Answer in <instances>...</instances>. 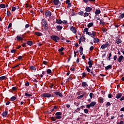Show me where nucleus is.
Masks as SVG:
<instances>
[{"label": "nucleus", "mask_w": 124, "mask_h": 124, "mask_svg": "<svg viewBox=\"0 0 124 124\" xmlns=\"http://www.w3.org/2000/svg\"><path fill=\"white\" fill-rule=\"evenodd\" d=\"M124 17V13H123L119 16L120 19H123Z\"/></svg>", "instance_id": "nucleus-38"}, {"label": "nucleus", "mask_w": 124, "mask_h": 124, "mask_svg": "<svg viewBox=\"0 0 124 124\" xmlns=\"http://www.w3.org/2000/svg\"><path fill=\"white\" fill-rule=\"evenodd\" d=\"M91 106L90 104H87L86 105V108H88V109H90V108H91Z\"/></svg>", "instance_id": "nucleus-55"}, {"label": "nucleus", "mask_w": 124, "mask_h": 124, "mask_svg": "<svg viewBox=\"0 0 124 124\" xmlns=\"http://www.w3.org/2000/svg\"><path fill=\"white\" fill-rule=\"evenodd\" d=\"M16 49H13L11 50V53H16Z\"/></svg>", "instance_id": "nucleus-60"}, {"label": "nucleus", "mask_w": 124, "mask_h": 124, "mask_svg": "<svg viewBox=\"0 0 124 124\" xmlns=\"http://www.w3.org/2000/svg\"><path fill=\"white\" fill-rule=\"evenodd\" d=\"M81 86H82V87H83V88H86V86H87V87H88V84L87 83V82H86L85 81H83L82 82Z\"/></svg>", "instance_id": "nucleus-17"}, {"label": "nucleus", "mask_w": 124, "mask_h": 124, "mask_svg": "<svg viewBox=\"0 0 124 124\" xmlns=\"http://www.w3.org/2000/svg\"><path fill=\"white\" fill-rule=\"evenodd\" d=\"M46 72L47 74H51V73H52V70H51V69H48L46 70Z\"/></svg>", "instance_id": "nucleus-35"}, {"label": "nucleus", "mask_w": 124, "mask_h": 124, "mask_svg": "<svg viewBox=\"0 0 124 124\" xmlns=\"http://www.w3.org/2000/svg\"><path fill=\"white\" fill-rule=\"evenodd\" d=\"M79 52H83V47L82 46L79 47Z\"/></svg>", "instance_id": "nucleus-54"}, {"label": "nucleus", "mask_w": 124, "mask_h": 124, "mask_svg": "<svg viewBox=\"0 0 124 124\" xmlns=\"http://www.w3.org/2000/svg\"><path fill=\"white\" fill-rule=\"evenodd\" d=\"M74 105H76L77 107H78L80 105V103L74 102Z\"/></svg>", "instance_id": "nucleus-45"}, {"label": "nucleus", "mask_w": 124, "mask_h": 124, "mask_svg": "<svg viewBox=\"0 0 124 124\" xmlns=\"http://www.w3.org/2000/svg\"><path fill=\"white\" fill-rule=\"evenodd\" d=\"M45 15L46 17H51L52 16V13L49 10H46L45 11Z\"/></svg>", "instance_id": "nucleus-5"}, {"label": "nucleus", "mask_w": 124, "mask_h": 124, "mask_svg": "<svg viewBox=\"0 0 124 124\" xmlns=\"http://www.w3.org/2000/svg\"><path fill=\"white\" fill-rule=\"evenodd\" d=\"M111 57H112V53H109L108 57V58L107 59L108 61H110V60H111Z\"/></svg>", "instance_id": "nucleus-31"}, {"label": "nucleus", "mask_w": 124, "mask_h": 124, "mask_svg": "<svg viewBox=\"0 0 124 124\" xmlns=\"http://www.w3.org/2000/svg\"><path fill=\"white\" fill-rule=\"evenodd\" d=\"M105 48H107V46L105 44H103L101 46V49H105Z\"/></svg>", "instance_id": "nucleus-32"}, {"label": "nucleus", "mask_w": 124, "mask_h": 124, "mask_svg": "<svg viewBox=\"0 0 124 124\" xmlns=\"http://www.w3.org/2000/svg\"><path fill=\"white\" fill-rule=\"evenodd\" d=\"M29 27H30V24H27L26 25H25V29H28V28H29Z\"/></svg>", "instance_id": "nucleus-58"}, {"label": "nucleus", "mask_w": 124, "mask_h": 124, "mask_svg": "<svg viewBox=\"0 0 124 124\" xmlns=\"http://www.w3.org/2000/svg\"><path fill=\"white\" fill-rule=\"evenodd\" d=\"M82 78H85L86 77V73H83L82 74Z\"/></svg>", "instance_id": "nucleus-50"}, {"label": "nucleus", "mask_w": 124, "mask_h": 124, "mask_svg": "<svg viewBox=\"0 0 124 124\" xmlns=\"http://www.w3.org/2000/svg\"><path fill=\"white\" fill-rule=\"evenodd\" d=\"M0 8H5V4H0Z\"/></svg>", "instance_id": "nucleus-39"}, {"label": "nucleus", "mask_w": 124, "mask_h": 124, "mask_svg": "<svg viewBox=\"0 0 124 124\" xmlns=\"http://www.w3.org/2000/svg\"><path fill=\"white\" fill-rule=\"evenodd\" d=\"M16 7H12V11L14 12V11H15L16 10Z\"/></svg>", "instance_id": "nucleus-51"}, {"label": "nucleus", "mask_w": 124, "mask_h": 124, "mask_svg": "<svg viewBox=\"0 0 124 124\" xmlns=\"http://www.w3.org/2000/svg\"><path fill=\"white\" fill-rule=\"evenodd\" d=\"M94 48V47H93V46H91L90 47V51H91V52H92L93 50V49Z\"/></svg>", "instance_id": "nucleus-47"}, {"label": "nucleus", "mask_w": 124, "mask_h": 124, "mask_svg": "<svg viewBox=\"0 0 124 124\" xmlns=\"http://www.w3.org/2000/svg\"><path fill=\"white\" fill-rule=\"evenodd\" d=\"M88 63L89 65V67H90V68H91V67L93 66V60H91L88 62Z\"/></svg>", "instance_id": "nucleus-14"}, {"label": "nucleus", "mask_w": 124, "mask_h": 124, "mask_svg": "<svg viewBox=\"0 0 124 124\" xmlns=\"http://www.w3.org/2000/svg\"><path fill=\"white\" fill-rule=\"evenodd\" d=\"M12 91H16V90H17V88H16V87H13L12 88Z\"/></svg>", "instance_id": "nucleus-59"}, {"label": "nucleus", "mask_w": 124, "mask_h": 124, "mask_svg": "<svg viewBox=\"0 0 124 124\" xmlns=\"http://www.w3.org/2000/svg\"><path fill=\"white\" fill-rule=\"evenodd\" d=\"M16 39H17V40H18V41H20V40H21V39H22V37L19 36V35H17L16 37Z\"/></svg>", "instance_id": "nucleus-37"}, {"label": "nucleus", "mask_w": 124, "mask_h": 124, "mask_svg": "<svg viewBox=\"0 0 124 124\" xmlns=\"http://www.w3.org/2000/svg\"><path fill=\"white\" fill-rule=\"evenodd\" d=\"M55 95H57V96H59V97H63V95H62V93L61 92H54L53 93Z\"/></svg>", "instance_id": "nucleus-6"}, {"label": "nucleus", "mask_w": 124, "mask_h": 124, "mask_svg": "<svg viewBox=\"0 0 124 124\" xmlns=\"http://www.w3.org/2000/svg\"><path fill=\"white\" fill-rule=\"evenodd\" d=\"M41 96L43 97H46L47 98H49L50 97H54V95H52L50 94V93H44L42 94Z\"/></svg>", "instance_id": "nucleus-1"}, {"label": "nucleus", "mask_w": 124, "mask_h": 124, "mask_svg": "<svg viewBox=\"0 0 124 124\" xmlns=\"http://www.w3.org/2000/svg\"><path fill=\"white\" fill-rule=\"evenodd\" d=\"M7 114H8V111H4L2 114L1 116L3 118H5L6 116H7Z\"/></svg>", "instance_id": "nucleus-9"}, {"label": "nucleus", "mask_w": 124, "mask_h": 124, "mask_svg": "<svg viewBox=\"0 0 124 124\" xmlns=\"http://www.w3.org/2000/svg\"><path fill=\"white\" fill-rule=\"evenodd\" d=\"M96 104V102H92L91 103H90V106H91V107H94V106Z\"/></svg>", "instance_id": "nucleus-22"}, {"label": "nucleus", "mask_w": 124, "mask_h": 124, "mask_svg": "<svg viewBox=\"0 0 124 124\" xmlns=\"http://www.w3.org/2000/svg\"><path fill=\"white\" fill-rule=\"evenodd\" d=\"M100 24L102 25V26H104L105 25V22L103 21V19H100Z\"/></svg>", "instance_id": "nucleus-28"}, {"label": "nucleus", "mask_w": 124, "mask_h": 124, "mask_svg": "<svg viewBox=\"0 0 124 124\" xmlns=\"http://www.w3.org/2000/svg\"><path fill=\"white\" fill-rule=\"evenodd\" d=\"M120 100L121 101H123V100H124V96H122V97L120 98Z\"/></svg>", "instance_id": "nucleus-64"}, {"label": "nucleus", "mask_w": 124, "mask_h": 124, "mask_svg": "<svg viewBox=\"0 0 124 124\" xmlns=\"http://www.w3.org/2000/svg\"><path fill=\"white\" fill-rule=\"evenodd\" d=\"M68 5L67 6V8H69V7H71L72 5H71V3H69V4H67Z\"/></svg>", "instance_id": "nucleus-56"}, {"label": "nucleus", "mask_w": 124, "mask_h": 124, "mask_svg": "<svg viewBox=\"0 0 124 124\" xmlns=\"http://www.w3.org/2000/svg\"><path fill=\"white\" fill-rule=\"evenodd\" d=\"M111 105V103H110L109 102H108L106 104L107 107H108V106H110Z\"/></svg>", "instance_id": "nucleus-52"}, {"label": "nucleus", "mask_w": 124, "mask_h": 124, "mask_svg": "<svg viewBox=\"0 0 124 124\" xmlns=\"http://www.w3.org/2000/svg\"><path fill=\"white\" fill-rule=\"evenodd\" d=\"M25 86H26V87H29V86H30V82L26 81L25 83Z\"/></svg>", "instance_id": "nucleus-46"}, {"label": "nucleus", "mask_w": 124, "mask_h": 124, "mask_svg": "<svg viewBox=\"0 0 124 124\" xmlns=\"http://www.w3.org/2000/svg\"><path fill=\"white\" fill-rule=\"evenodd\" d=\"M50 38L52 40H54V41H55V42H58V40H60V39H61L59 36L56 35H52L50 36Z\"/></svg>", "instance_id": "nucleus-3"}, {"label": "nucleus", "mask_w": 124, "mask_h": 124, "mask_svg": "<svg viewBox=\"0 0 124 124\" xmlns=\"http://www.w3.org/2000/svg\"><path fill=\"white\" fill-rule=\"evenodd\" d=\"M6 78L5 76L0 77V80H4Z\"/></svg>", "instance_id": "nucleus-44"}, {"label": "nucleus", "mask_w": 124, "mask_h": 124, "mask_svg": "<svg viewBox=\"0 0 124 124\" xmlns=\"http://www.w3.org/2000/svg\"><path fill=\"white\" fill-rule=\"evenodd\" d=\"M62 112H57L55 113V119H62Z\"/></svg>", "instance_id": "nucleus-4"}, {"label": "nucleus", "mask_w": 124, "mask_h": 124, "mask_svg": "<svg viewBox=\"0 0 124 124\" xmlns=\"http://www.w3.org/2000/svg\"><path fill=\"white\" fill-rule=\"evenodd\" d=\"M88 32H89V28H86L83 30V32H86L87 33Z\"/></svg>", "instance_id": "nucleus-34"}, {"label": "nucleus", "mask_w": 124, "mask_h": 124, "mask_svg": "<svg viewBox=\"0 0 124 124\" xmlns=\"http://www.w3.org/2000/svg\"><path fill=\"white\" fill-rule=\"evenodd\" d=\"M122 95H123L122 93H118L116 95V97L117 99H120L122 97Z\"/></svg>", "instance_id": "nucleus-11"}, {"label": "nucleus", "mask_w": 124, "mask_h": 124, "mask_svg": "<svg viewBox=\"0 0 124 124\" xmlns=\"http://www.w3.org/2000/svg\"><path fill=\"white\" fill-rule=\"evenodd\" d=\"M78 15H80V16H83V15H84V12L83 11H81L78 12Z\"/></svg>", "instance_id": "nucleus-42"}, {"label": "nucleus", "mask_w": 124, "mask_h": 124, "mask_svg": "<svg viewBox=\"0 0 124 124\" xmlns=\"http://www.w3.org/2000/svg\"><path fill=\"white\" fill-rule=\"evenodd\" d=\"M27 44H28L29 46H31V45L33 44V43L31 41H27Z\"/></svg>", "instance_id": "nucleus-21"}, {"label": "nucleus", "mask_w": 124, "mask_h": 124, "mask_svg": "<svg viewBox=\"0 0 124 124\" xmlns=\"http://www.w3.org/2000/svg\"><path fill=\"white\" fill-rule=\"evenodd\" d=\"M86 69L87 71H88V72H91V69L89 68V67L88 66H86Z\"/></svg>", "instance_id": "nucleus-43"}, {"label": "nucleus", "mask_w": 124, "mask_h": 124, "mask_svg": "<svg viewBox=\"0 0 124 124\" xmlns=\"http://www.w3.org/2000/svg\"><path fill=\"white\" fill-rule=\"evenodd\" d=\"M44 26L45 27L44 29H45V30H46V31L48 30V24L44 25Z\"/></svg>", "instance_id": "nucleus-48"}, {"label": "nucleus", "mask_w": 124, "mask_h": 124, "mask_svg": "<svg viewBox=\"0 0 124 124\" xmlns=\"http://www.w3.org/2000/svg\"><path fill=\"white\" fill-rule=\"evenodd\" d=\"M56 29L58 31H62V27L61 25H57L56 26Z\"/></svg>", "instance_id": "nucleus-18"}, {"label": "nucleus", "mask_w": 124, "mask_h": 124, "mask_svg": "<svg viewBox=\"0 0 124 124\" xmlns=\"http://www.w3.org/2000/svg\"><path fill=\"white\" fill-rule=\"evenodd\" d=\"M30 69L31 70H34V71H35V70H36V68H35V67H34V66H31L30 67Z\"/></svg>", "instance_id": "nucleus-26"}, {"label": "nucleus", "mask_w": 124, "mask_h": 124, "mask_svg": "<svg viewBox=\"0 0 124 124\" xmlns=\"http://www.w3.org/2000/svg\"><path fill=\"white\" fill-rule=\"evenodd\" d=\"M49 120H50V121H52V122H56V119H55V117H49Z\"/></svg>", "instance_id": "nucleus-33"}, {"label": "nucleus", "mask_w": 124, "mask_h": 124, "mask_svg": "<svg viewBox=\"0 0 124 124\" xmlns=\"http://www.w3.org/2000/svg\"><path fill=\"white\" fill-rule=\"evenodd\" d=\"M17 98L16 97L13 96L12 97H11V100L12 101H14L15 100H16Z\"/></svg>", "instance_id": "nucleus-30"}, {"label": "nucleus", "mask_w": 124, "mask_h": 124, "mask_svg": "<svg viewBox=\"0 0 124 124\" xmlns=\"http://www.w3.org/2000/svg\"><path fill=\"white\" fill-rule=\"evenodd\" d=\"M84 112L85 113V114H88V113H89V109H87V108H85L84 109Z\"/></svg>", "instance_id": "nucleus-40"}, {"label": "nucleus", "mask_w": 124, "mask_h": 124, "mask_svg": "<svg viewBox=\"0 0 124 124\" xmlns=\"http://www.w3.org/2000/svg\"><path fill=\"white\" fill-rule=\"evenodd\" d=\"M41 24L43 26H45L47 24V21H46V20L45 19H42Z\"/></svg>", "instance_id": "nucleus-13"}, {"label": "nucleus", "mask_w": 124, "mask_h": 124, "mask_svg": "<svg viewBox=\"0 0 124 124\" xmlns=\"http://www.w3.org/2000/svg\"><path fill=\"white\" fill-rule=\"evenodd\" d=\"M25 96H28L29 97H31V96H32V95L31 94H29L27 93H25Z\"/></svg>", "instance_id": "nucleus-36"}, {"label": "nucleus", "mask_w": 124, "mask_h": 124, "mask_svg": "<svg viewBox=\"0 0 124 124\" xmlns=\"http://www.w3.org/2000/svg\"><path fill=\"white\" fill-rule=\"evenodd\" d=\"M99 103L100 104L102 103L104 101V99L102 97H99Z\"/></svg>", "instance_id": "nucleus-24"}, {"label": "nucleus", "mask_w": 124, "mask_h": 124, "mask_svg": "<svg viewBox=\"0 0 124 124\" xmlns=\"http://www.w3.org/2000/svg\"><path fill=\"white\" fill-rule=\"evenodd\" d=\"M86 34H88V35H89V36H91L92 38H94V37H95V35H96V32L94 31H92V32H87Z\"/></svg>", "instance_id": "nucleus-2"}, {"label": "nucleus", "mask_w": 124, "mask_h": 124, "mask_svg": "<svg viewBox=\"0 0 124 124\" xmlns=\"http://www.w3.org/2000/svg\"><path fill=\"white\" fill-rule=\"evenodd\" d=\"M123 60H124V57L123 56V55H121L118 58V62H121Z\"/></svg>", "instance_id": "nucleus-15"}, {"label": "nucleus", "mask_w": 124, "mask_h": 124, "mask_svg": "<svg viewBox=\"0 0 124 124\" xmlns=\"http://www.w3.org/2000/svg\"><path fill=\"white\" fill-rule=\"evenodd\" d=\"M84 96H85V93H83L81 95L78 96L77 98H78V99H81V98H83V97H84Z\"/></svg>", "instance_id": "nucleus-29"}, {"label": "nucleus", "mask_w": 124, "mask_h": 124, "mask_svg": "<svg viewBox=\"0 0 124 124\" xmlns=\"http://www.w3.org/2000/svg\"><path fill=\"white\" fill-rule=\"evenodd\" d=\"M57 24H58V25H61V24H62V21L61 19H57L56 20Z\"/></svg>", "instance_id": "nucleus-23"}, {"label": "nucleus", "mask_w": 124, "mask_h": 124, "mask_svg": "<svg viewBox=\"0 0 124 124\" xmlns=\"http://www.w3.org/2000/svg\"><path fill=\"white\" fill-rule=\"evenodd\" d=\"M72 79H73V78H69L67 79L68 82H69V81H72Z\"/></svg>", "instance_id": "nucleus-57"}, {"label": "nucleus", "mask_w": 124, "mask_h": 124, "mask_svg": "<svg viewBox=\"0 0 124 124\" xmlns=\"http://www.w3.org/2000/svg\"><path fill=\"white\" fill-rule=\"evenodd\" d=\"M35 34L37 36H42L43 35L42 33L37 31L35 32Z\"/></svg>", "instance_id": "nucleus-20"}, {"label": "nucleus", "mask_w": 124, "mask_h": 124, "mask_svg": "<svg viewBox=\"0 0 124 124\" xmlns=\"http://www.w3.org/2000/svg\"><path fill=\"white\" fill-rule=\"evenodd\" d=\"M122 41L120 38H116V42L115 43L117 44H120V43H122Z\"/></svg>", "instance_id": "nucleus-8"}, {"label": "nucleus", "mask_w": 124, "mask_h": 124, "mask_svg": "<svg viewBox=\"0 0 124 124\" xmlns=\"http://www.w3.org/2000/svg\"><path fill=\"white\" fill-rule=\"evenodd\" d=\"M100 13H101V11H100L99 10H96L95 12V15H99Z\"/></svg>", "instance_id": "nucleus-25"}, {"label": "nucleus", "mask_w": 124, "mask_h": 124, "mask_svg": "<svg viewBox=\"0 0 124 124\" xmlns=\"http://www.w3.org/2000/svg\"><path fill=\"white\" fill-rule=\"evenodd\" d=\"M110 69H112V65H109L105 67V70H106V71Z\"/></svg>", "instance_id": "nucleus-12"}, {"label": "nucleus", "mask_w": 124, "mask_h": 124, "mask_svg": "<svg viewBox=\"0 0 124 124\" xmlns=\"http://www.w3.org/2000/svg\"><path fill=\"white\" fill-rule=\"evenodd\" d=\"M88 16H89V14L88 13H85L84 17H88Z\"/></svg>", "instance_id": "nucleus-53"}, {"label": "nucleus", "mask_w": 124, "mask_h": 124, "mask_svg": "<svg viewBox=\"0 0 124 124\" xmlns=\"http://www.w3.org/2000/svg\"><path fill=\"white\" fill-rule=\"evenodd\" d=\"M11 15V13L9 11H7V16H10Z\"/></svg>", "instance_id": "nucleus-49"}, {"label": "nucleus", "mask_w": 124, "mask_h": 124, "mask_svg": "<svg viewBox=\"0 0 124 124\" xmlns=\"http://www.w3.org/2000/svg\"><path fill=\"white\" fill-rule=\"evenodd\" d=\"M59 0H53V3H54V5H59Z\"/></svg>", "instance_id": "nucleus-16"}, {"label": "nucleus", "mask_w": 124, "mask_h": 124, "mask_svg": "<svg viewBox=\"0 0 124 124\" xmlns=\"http://www.w3.org/2000/svg\"><path fill=\"white\" fill-rule=\"evenodd\" d=\"M102 31H103V32H106V31H107V29L106 28H104V29Z\"/></svg>", "instance_id": "nucleus-62"}, {"label": "nucleus", "mask_w": 124, "mask_h": 124, "mask_svg": "<svg viewBox=\"0 0 124 124\" xmlns=\"http://www.w3.org/2000/svg\"><path fill=\"white\" fill-rule=\"evenodd\" d=\"M93 10V8H91V7H86L85 8V11L86 12H91Z\"/></svg>", "instance_id": "nucleus-10"}, {"label": "nucleus", "mask_w": 124, "mask_h": 124, "mask_svg": "<svg viewBox=\"0 0 124 124\" xmlns=\"http://www.w3.org/2000/svg\"><path fill=\"white\" fill-rule=\"evenodd\" d=\"M113 60H114V61H117V55H115L113 57Z\"/></svg>", "instance_id": "nucleus-63"}, {"label": "nucleus", "mask_w": 124, "mask_h": 124, "mask_svg": "<svg viewBox=\"0 0 124 124\" xmlns=\"http://www.w3.org/2000/svg\"><path fill=\"white\" fill-rule=\"evenodd\" d=\"M93 38V42L94 43H98L99 42V39L97 38Z\"/></svg>", "instance_id": "nucleus-19"}, {"label": "nucleus", "mask_w": 124, "mask_h": 124, "mask_svg": "<svg viewBox=\"0 0 124 124\" xmlns=\"http://www.w3.org/2000/svg\"><path fill=\"white\" fill-rule=\"evenodd\" d=\"M93 22H91L87 25L88 28H92V27H93Z\"/></svg>", "instance_id": "nucleus-27"}, {"label": "nucleus", "mask_w": 124, "mask_h": 124, "mask_svg": "<svg viewBox=\"0 0 124 124\" xmlns=\"http://www.w3.org/2000/svg\"><path fill=\"white\" fill-rule=\"evenodd\" d=\"M70 31H72L73 33H76V32H77V30H76V28H75V27L73 26H72L70 28Z\"/></svg>", "instance_id": "nucleus-7"}, {"label": "nucleus", "mask_w": 124, "mask_h": 124, "mask_svg": "<svg viewBox=\"0 0 124 124\" xmlns=\"http://www.w3.org/2000/svg\"><path fill=\"white\" fill-rule=\"evenodd\" d=\"M62 23H63V24H67V21L63 20V21H62Z\"/></svg>", "instance_id": "nucleus-61"}, {"label": "nucleus", "mask_w": 124, "mask_h": 124, "mask_svg": "<svg viewBox=\"0 0 124 124\" xmlns=\"http://www.w3.org/2000/svg\"><path fill=\"white\" fill-rule=\"evenodd\" d=\"M64 50V48L63 47H61V48H59L58 51L59 52H62Z\"/></svg>", "instance_id": "nucleus-41"}]
</instances>
